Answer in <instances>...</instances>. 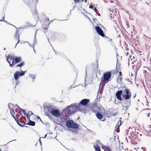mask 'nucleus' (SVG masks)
<instances>
[{"mask_svg":"<svg viewBox=\"0 0 151 151\" xmlns=\"http://www.w3.org/2000/svg\"><path fill=\"white\" fill-rule=\"evenodd\" d=\"M28 114H30V115H33L34 114H33L32 111H28Z\"/></svg>","mask_w":151,"mask_h":151,"instance_id":"obj_38","label":"nucleus"},{"mask_svg":"<svg viewBox=\"0 0 151 151\" xmlns=\"http://www.w3.org/2000/svg\"><path fill=\"white\" fill-rule=\"evenodd\" d=\"M96 9H97V8H94V10L95 11V12H96V14H97V12H96V10H97Z\"/></svg>","mask_w":151,"mask_h":151,"instance_id":"obj_45","label":"nucleus"},{"mask_svg":"<svg viewBox=\"0 0 151 151\" xmlns=\"http://www.w3.org/2000/svg\"><path fill=\"white\" fill-rule=\"evenodd\" d=\"M32 47H33V50H34V52H35V51L34 49V45H33V46Z\"/></svg>","mask_w":151,"mask_h":151,"instance_id":"obj_58","label":"nucleus"},{"mask_svg":"<svg viewBox=\"0 0 151 151\" xmlns=\"http://www.w3.org/2000/svg\"><path fill=\"white\" fill-rule=\"evenodd\" d=\"M126 96L124 99L125 103L124 104V106L126 107V109H128V108L130 105V100H127L129 99L131 95H125Z\"/></svg>","mask_w":151,"mask_h":151,"instance_id":"obj_4","label":"nucleus"},{"mask_svg":"<svg viewBox=\"0 0 151 151\" xmlns=\"http://www.w3.org/2000/svg\"><path fill=\"white\" fill-rule=\"evenodd\" d=\"M89 8L91 9H93V5H92L91 4L90 6H89Z\"/></svg>","mask_w":151,"mask_h":151,"instance_id":"obj_43","label":"nucleus"},{"mask_svg":"<svg viewBox=\"0 0 151 151\" xmlns=\"http://www.w3.org/2000/svg\"><path fill=\"white\" fill-rule=\"evenodd\" d=\"M37 30L36 31L35 35V36H34V41H33L34 45H35V43H36L37 42V40H36V34L37 32Z\"/></svg>","mask_w":151,"mask_h":151,"instance_id":"obj_22","label":"nucleus"},{"mask_svg":"<svg viewBox=\"0 0 151 151\" xmlns=\"http://www.w3.org/2000/svg\"><path fill=\"white\" fill-rule=\"evenodd\" d=\"M89 102V100L87 99H84L82 100L80 102V104H79L81 106L82 105L83 106H86L87 104ZM81 108L82 109L81 107Z\"/></svg>","mask_w":151,"mask_h":151,"instance_id":"obj_8","label":"nucleus"},{"mask_svg":"<svg viewBox=\"0 0 151 151\" xmlns=\"http://www.w3.org/2000/svg\"><path fill=\"white\" fill-rule=\"evenodd\" d=\"M6 60L9 64V66L10 64H11V62L10 61L12 60V62H13V61H14L15 59V58L14 55H9L7 56H6Z\"/></svg>","mask_w":151,"mask_h":151,"instance_id":"obj_7","label":"nucleus"},{"mask_svg":"<svg viewBox=\"0 0 151 151\" xmlns=\"http://www.w3.org/2000/svg\"><path fill=\"white\" fill-rule=\"evenodd\" d=\"M51 114L53 116L56 117H59L60 116V114L59 111L57 109H54L52 111Z\"/></svg>","mask_w":151,"mask_h":151,"instance_id":"obj_9","label":"nucleus"},{"mask_svg":"<svg viewBox=\"0 0 151 151\" xmlns=\"http://www.w3.org/2000/svg\"><path fill=\"white\" fill-rule=\"evenodd\" d=\"M19 111L20 112H22L23 113V114L26 113L25 111L23 110V109H22L21 108H20V110H19Z\"/></svg>","mask_w":151,"mask_h":151,"instance_id":"obj_31","label":"nucleus"},{"mask_svg":"<svg viewBox=\"0 0 151 151\" xmlns=\"http://www.w3.org/2000/svg\"><path fill=\"white\" fill-rule=\"evenodd\" d=\"M75 6H76V5H73V9L72 10H73L74 9Z\"/></svg>","mask_w":151,"mask_h":151,"instance_id":"obj_47","label":"nucleus"},{"mask_svg":"<svg viewBox=\"0 0 151 151\" xmlns=\"http://www.w3.org/2000/svg\"><path fill=\"white\" fill-rule=\"evenodd\" d=\"M129 137L130 139H132L134 137L133 136H132V135H130V136L129 135Z\"/></svg>","mask_w":151,"mask_h":151,"instance_id":"obj_37","label":"nucleus"},{"mask_svg":"<svg viewBox=\"0 0 151 151\" xmlns=\"http://www.w3.org/2000/svg\"><path fill=\"white\" fill-rule=\"evenodd\" d=\"M121 121H120V124H119V122L117 124V125H118V126H116L115 127V129H116V130H117V129L119 128V126L121 125Z\"/></svg>","mask_w":151,"mask_h":151,"instance_id":"obj_28","label":"nucleus"},{"mask_svg":"<svg viewBox=\"0 0 151 151\" xmlns=\"http://www.w3.org/2000/svg\"><path fill=\"white\" fill-rule=\"evenodd\" d=\"M20 76H21L20 75V72L18 71H16L14 74V79L16 81L19 79Z\"/></svg>","mask_w":151,"mask_h":151,"instance_id":"obj_10","label":"nucleus"},{"mask_svg":"<svg viewBox=\"0 0 151 151\" xmlns=\"http://www.w3.org/2000/svg\"><path fill=\"white\" fill-rule=\"evenodd\" d=\"M80 1H81V0H78V2H79V3H80V2H79Z\"/></svg>","mask_w":151,"mask_h":151,"instance_id":"obj_60","label":"nucleus"},{"mask_svg":"<svg viewBox=\"0 0 151 151\" xmlns=\"http://www.w3.org/2000/svg\"><path fill=\"white\" fill-rule=\"evenodd\" d=\"M82 1H83V2L84 1V0H81L80 2H81Z\"/></svg>","mask_w":151,"mask_h":151,"instance_id":"obj_61","label":"nucleus"},{"mask_svg":"<svg viewBox=\"0 0 151 151\" xmlns=\"http://www.w3.org/2000/svg\"><path fill=\"white\" fill-rule=\"evenodd\" d=\"M106 149L107 150V151H112L111 150V149L110 147H109V146H104Z\"/></svg>","mask_w":151,"mask_h":151,"instance_id":"obj_29","label":"nucleus"},{"mask_svg":"<svg viewBox=\"0 0 151 151\" xmlns=\"http://www.w3.org/2000/svg\"><path fill=\"white\" fill-rule=\"evenodd\" d=\"M18 29H17L16 30V32L15 35V38L16 39L18 40V41L17 42L16 44V45L15 47V48L16 47V46L17 45L19 42V33L18 32Z\"/></svg>","mask_w":151,"mask_h":151,"instance_id":"obj_13","label":"nucleus"},{"mask_svg":"<svg viewBox=\"0 0 151 151\" xmlns=\"http://www.w3.org/2000/svg\"><path fill=\"white\" fill-rule=\"evenodd\" d=\"M74 1L75 2L74 3H73L72 5H73L75 3H76L78 2V0H74Z\"/></svg>","mask_w":151,"mask_h":151,"instance_id":"obj_40","label":"nucleus"},{"mask_svg":"<svg viewBox=\"0 0 151 151\" xmlns=\"http://www.w3.org/2000/svg\"><path fill=\"white\" fill-rule=\"evenodd\" d=\"M72 10H72H72H70V14H71V11H72Z\"/></svg>","mask_w":151,"mask_h":151,"instance_id":"obj_62","label":"nucleus"},{"mask_svg":"<svg viewBox=\"0 0 151 151\" xmlns=\"http://www.w3.org/2000/svg\"><path fill=\"white\" fill-rule=\"evenodd\" d=\"M12 114L11 113L12 116L14 118V119L15 120L16 122L17 123L18 125L19 126H20L22 127H23L24 126V125L21 124H19V120L18 119H17H17H16V118H15V117H14V114H15V112L14 111V112H13V111L12 112Z\"/></svg>","mask_w":151,"mask_h":151,"instance_id":"obj_12","label":"nucleus"},{"mask_svg":"<svg viewBox=\"0 0 151 151\" xmlns=\"http://www.w3.org/2000/svg\"><path fill=\"white\" fill-rule=\"evenodd\" d=\"M124 91L126 94H131L130 93V91L129 89L125 88V90H123L124 92Z\"/></svg>","mask_w":151,"mask_h":151,"instance_id":"obj_19","label":"nucleus"},{"mask_svg":"<svg viewBox=\"0 0 151 151\" xmlns=\"http://www.w3.org/2000/svg\"><path fill=\"white\" fill-rule=\"evenodd\" d=\"M14 107H15L16 109H17V108H19V110H20V108H21L17 105H15L14 106Z\"/></svg>","mask_w":151,"mask_h":151,"instance_id":"obj_39","label":"nucleus"},{"mask_svg":"<svg viewBox=\"0 0 151 151\" xmlns=\"http://www.w3.org/2000/svg\"><path fill=\"white\" fill-rule=\"evenodd\" d=\"M45 20H46V21H47L48 22H49V18L48 17H47L45 19Z\"/></svg>","mask_w":151,"mask_h":151,"instance_id":"obj_44","label":"nucleus"},{"mask_svg":"<svg viewBox=\"0 0 151 151\" xmlns=\"http://www.w3.org/2000/svg\"><path fill=\"white\" fill-rule=\"evenodd\" d=\"M97 144L99 145H102V143L99 140H97Z\"/></svg>","mask_w":151,"mask_h":151,"instance_id":"obj_35","label":"nucleus"},{"mask_svg":"<svg viewBox=\"0 0 151 151\" xmlns=\"http://www.w3.org/2000/svg\"><path fill=\"white\" fill-rule=\"evenodd\" d=\"M97 118L100 120H101L103 118V115L100 113H97L96 114Z\"/></svg>","mask_w":151,"mask_h":151,"instance_id":"obj_17","label":"nucleus"},{"mask_svg":"<svg viewBox=\"0 0 151 151\" xmlns=\"http://www.w3.org/2000/svg\"><path fill=\"white\" fill-rule=\"evenodd\" d=\"M37 119H39L40 120H41V119H40V117L39 116H37Z\"/></svg>","mask_w":151,"mask_h":151,"instance_id":"obj_49","label":"nucleus"},{"mask_svg":"<svg viewBox=\"0 0 151 151\" xmlns=\"http://www.w3.org/2000/svg\"><path fill=\"white\" fill-rule=\"evenodd\" d=\"M35 9H36L35 8ZM32 14H35V15L37 14V11H36V10H34L33 12L32 11Z\"/></svg>","mask_w":151,"mask_h":151,"instance_id":"obj_34","label":"nucleus"},{"mask_svg":"<svg viewBox=\"0 0 151 151\" xmlns=\"http://www.w3.org/2000/svg\"><path fill=\"white\" fill-rule=\"evenodd\" d=\"M84 1L86 3H87V0H84Z\"/></svg>","mask_w":151,"mask_h":151,"instance_id":"obj_54","label":"nucleus"},{"mask_svg":"<svg viewBox=\"0 0 151 151\" xmlns=\"http://www.w3.org/2000/svg\"><path fill=\"white\" fill-rule=\"evenodd\" d=\"M123 91L122 90L118 91L116 92L115 94H122Z\"/></svg>","mask_w":151,"mask_h":151,"instance_id":"obj_23","label":"nucleus"},{"mask_svg":"<svg viewBox=\"0 0 151 151\" xmlns=\"http://www.w3.org/2000/svg\"><path fill=\"white\" fill-rule=\"evenodd\" d=\"M8 107L10 110V113L12 114V112H14V105L11 103H9L8 105Z\"/></svg>","mask_w":151,"mask_h":151,"instance_id":"obj_11","label":"nucleus"},{"mask_svg":"<svg viewBox=\"0 0 151 151\" xmlns=\"http://www.w3.org/2000/svg\"><path fill=\"white\" fill-rule=\"evenodd\" d=\"M96 20V18H94L93 19V20L94 21L95 20Z\"/></svg>","mask_w":151,"mask_h":151,"instance_id":"obj_64","label":"nucleus"},{"mask_svg":"<svg viewBox=\"0 0 151 151\" xmlns=\"http://www.w3.org/2000/svg\"><path fill=\"white\" fill-rule=\"evenodd\" d=\"M111 71L107 72L104 73L103 76L101 78V82L99 84V88L97 94L99 93L101 94L103 88L105 85V83H108L110 81L111 77Z\"/></svg>","mask_w":151,"mask_h":151,"instance_id":"obj_2","label":"nucleus"},{"mask_svg":"<svg viewBox=\"0 0 151 151\" xmlns=\"http://www.w3.org/2000/svg\"><path fill=\"white\" fill-rule=\"evenodd\" d=\"M66 125L68 128L77 129L79 127L78 125L74 123L73 120L68 121L66 122Z\"/></svg>","mask_w":151,"mask_h":151,"instance_id":"obj_3","label":"nucleus"},{"mask_svg":"<svg viewBox=\"0 0 151 151\" xmlns=\"http://www.w3.org/2000/svg\"><path fill=\"white\" fill-rule=\"evenodd\" d=\"M25 64V62L22 61L21 63L19 64H18L16 66V67H19L21 68Z\"/></svg>","mask_w":151,"mask_h":151,"instance_id":"obj_15","label":"nucleus"},{"mask_svg":"<svg viewBox=\"0 0 151 151\" xmlns=\"http://www.w3.org/2000/svg\"><path fill=\"white\" fill-rule=\"evenodd\" d=\"M99 99H98V98H96L95 99V102H98V101H99Z\"/></svg>","mask_w":151,"mask_h":151,"instance_id":"obj_42","label":"nucleus"},{"mask_svg":"<svg viewBox=\"0 0 151 151\" xmlns=\"http://www.w3.org/2000/svg\"><path fill=\"white\" fill-rule=\"evenodd\" d=\"M122 77H121L120 76H119V78H118L117 81L118 82H119V83L121 84L122 82Z\"/></svg>","mask_w":151,"mask_h":151,"instance_id":"obj_26","label":"nucleus"},{"mask_svg":"<svg viewBox=\"0 0 151 151\" xmlns=\"http://www.w3.org/2000/svg\"><path fill=\"white\" fill-rule=\"evenodd\" d=\"M24 115L26 116L27 117L28 119H29L30 117V115L28 113H26L24 114Z\"/></svg>","mask_w":151,"mask_h":151,"instance_id":"obj_27","label":"nucleus"},{"mask_svg":"<svg viewBox=\"0 0 151 151\" xmlns=\"http://www.w3.org/2000/svg\"><path fill=\"white\" fill-rule=\"evenodd\" d=\"M23 1L25 4L29 6L32 4L33 0H23Z\"/></svg>","mask_w":151,"mask_h":151,"instance_id":"obj_14","label":"nucleus"},{"mask_svg":"<svg viewBox=\"0 0 151 151\" xmlns=\"http://www.w3.org/2000/svg\"><path fill=\"white\" fill-rule=\"evenodd\" d=\"M85 111L84 109L81 108V106L79 104H77L74 103L66 107L63 111H65V114L67 116H70L72 114L75 113L78 111L83 112Z\"/></svg>","mask_w":151,"mask_h":151,"instance_id":"obj_1","label":"nucleus"},{"mask_svg":"<svg viewBox=\"0 0 151 151\" xmlns=\"http://www.w3.org/2000/svg\"><path fill=\"white\" fill-rule=\"evenodd\" d=\"M116 98L120 101H122L123 99L122 98L121 95H116Z\"/></svg>","mask_w":151,"mask_h":151,"instance_id":"obj_21","label":"nucleus"},{"mask_svg":"<svg viewBox=\"0 0 151 151\" xmlns=\"http://www.w3.org/2000/svg\"><path fill=\"white\" fill-rule=\"evenodd\" d=\"M52 47L53 48V51L55 52H56V51L53 48V47Z\"/></svg>","mask_w":151,"mask_h":151,"instance_id":"obj_53","label":"nucleus"},{"mask_svg":"<svg viewBox=\"0 0 151 151\" xmlns=\"http://www.w3.org/2000/svg\"><path fill=\"white\" fill-rule=\"evenodd\" d=\"M24 43H29V42H28L27 41V42H24Z\"/></svg>","mask_w":151,"mask_h":151,"instance_id":"obj_57","label":"nucleus"},{"mask_svg":"<svg viewBox=\"0 0 151 151\" xmlns=\"http://www.w3.org/2000/svg\"><path fill=\"white\" fill-rule=\"evenodd\" d=\"M129 55V52H127V53H126V55Z\"/></svg>","mask_w":151,"mask_h":151,"instance_id":"obj_50","label":"nucleus"},{"mask_svg":"<svg viewBox=\"0 0 151 151\" xmlns=\"http://www.w3.org/2000/svg\"><path fill=\"white\" fill-rule=\"evenodd\" d=\"M17 81V82H16V84L15 86H16L17 85L19 84V81Z\"/></svg>","mask_w":151,"mask_h":151,"instance_id":"obj_41","label":"nucleus"},{"mask_svg":"<svg viewBox=\"0 0 151 151\" xmlns=\"http://www.w3.org/2000/svg\"><path fill=\"white\" fill-rule=\"evenodd\" d=\"M94 147L96 151H101L100 149L99 146L96 147V146H94Z\"/></svg>","mask_w":151,"mask_h":151,"instance_id":"obj_24","label":"nucleus"},{"mask_svg":"<svg viewBox=\"0 0 151 151\" xmlns=\"http://www.w3.org/2000/svg\"><path fill=\"white\" fill-rule=\"evenodd\" d=\"M29 76L33 80V81H34L35 80L36 76L32 74H29Z\"/></svg>","mask_w":151,"mask_h":151,"instance_id":"obj_20","label":"nucleus"},{"mask_svg":"<svg viewBox=\"0 0 151 151\" xmlns=\"http://www.w3.org/2000/svg\"><path fill=\"white\" fill-rule=\"evenodd\" d=\"M114 103L116 104H118V103L116 102V100L114 101Z\"/></svg>","mask_w":151,"mask_h":151,"instance_id":"obj_52","label":"nucleus"},{"mask_svg":"<svg viewBox=\"0 0 151 151\" xmlns=\"http://www.w3.org/2000/svg\"><path fill=\"white\" fill-rule=\"evenodd\" d=\"M73 86V85H72L71 86V88H74L76 86Z\"/></svg>","mask_w":151,"mask_h":151,"instance_id":"obj_51","label":"nucleus"},{"mask_svg":"<svg viewBox=\"0 0 151 151\" xmlns=\"http://www.w3.org/2000/svg\"><path fill=\"white\" fill-rule=\"evenodd\" d=\"M137 60V59L135 58V57L133 56V59H131V60H132V63H133V62H136V61Z\"/></svg>","mask_w":151,"mask_h":151,"instance_id":"obj_30","label":"nucleus"},{"mask_svg":"<svg viewBox=\"0 0 151 151\" xmlns=\"http://www.w3.org/2000/svg\"><path fill=\"white\" fill-rule=\"evenodd\" d=\"M150 113H149L147 114V116L149 117L150 116Z\"/></svg>","mask_w":151,"mask_h":151,"instance_id":"obj_48","label":"nucleus"},{"mask_svg":"<svg viewBox=\"0 0 151 151\" xmlns=\"http://www.w3.org/2000/svg\"><path fill=\"white\" fill-rule=\"evenodd\" d=\"M3 119V120H6V119H5V118H3V119Z\"/></svg>","mask_w":151,"mask_h":151,"instance_id":"obj_59","label":"nucleus"},{"mask_svg":"<svg viewBox=\"0 0 151 151\" xmlns=\"http://www.w3.org/2000/svg\"><path fill=\"white\" fill-rule=\"evenodd\" d=\"M131 58V56L130 55L129 57V59H130Z\"/></svg>","mask_w":151,"mask_h":151,"instance_id":"obj_56","label":"nucleus"},{"mask_svg":"<svg viewBox=\"0 0 151 151\" xmlns=\"http://www.w3.org/2000/svg\"><path fill=\"white\" fill-rule=\"evenodd\" d=\"M95 30L96 31V32L100 36L103 37H104L105 35L103 31L99 26H96L95 27Z\"/></svg>","mask_w":151,"mask_h":151,"instance_id":"obj_6","label":"nucleus"},{"mask_svg":"<svg viewBox=\"0 0 151 151\" xmlns=\"http://www.w3.org/2000/svg\"><path fill=\"white\" fill-rule=\"evenodd\" d=\"M97 14L98 16H101V15H100V14H97Z\"/></svg>","mask_w":151,"mask_h":151,"instance_id":"obj_55","label":"nucleus"},{"mask_svg":"<svg viewBox=\"0 0 151 151\" xmlns=\"http://www.w3.org/2000/svg\"><path fill=\"white\" fill-rule=\"evenodd\" d=\"M136 132H134V131H132V132L130 134V135H132V136H133L134 134Z\"/></svg>","mask_w":151,"mask_h":151,"instance_id":"obj_36","label":"nucleus"},{"mask_svg":"<svg viewBox=\"0 0 151 151\" xmlns=\"http://www.w3.org/2000/svg\"><path fill=\"white\" fill-rule=\"evenodd\" d=\"M47 109L48 111L50 112L51 113H52V111L54 109L52 106H48L47 107Z\"/></svg>","mask_w":151,"mask_h":151,"instance_id":"obj_18","label":"nucleus"},{"mask_svg":"<svg viewBox=\"0 0 151 151\" xmlns=\"http://www.w3.org/2000/svg\"><path fill=\"white\" fill-rule=\"evenodd\" d=\"M5 19V15H4L2 17V19L0 20V21H4V22L7 23L8 22L4 20Z\"/></svg>","mask_w":151,"mask_h":151,"instance_id":"obj_33","label":"nucleus"},{"mask_svg":"<svg viewBox=\"0 0 151 151\" xmlns=\"http://www.w3.org/2000/svg\"><path fill=\"white\" fill-rule=\"evenodd\" d=\"M29 44V46L30 47H32V45L31 44H30L29 43H28Z\"/></svg>","mask_w":151,"mask_h":151,"instance_id":"obj_46","label":"nucleus"},{"mask_svg":"<svg viewBox=\"0 0 151 151\" xmlns=\"http://www.w3.org/2000/svg\"><path fill=\"white\" fill-rule=\"evenodd\" d=\"M119 72V70L117 69V66H116V69L114 71V73L117 74Z\"/></svg>","mask_w":151,"mask_h":151,"instance_id":"obj_32","label":"nucleus"},{"mask_svg":"<svg viewBox=\"0 0 151 151\" xmlns=\"http://www.w3.org/2000/svg\"><path fill=\"white\" fill-rule=\"evenodd\" d=\"M26 71H23L21 70V73L20 72V75L21 76H24L25 73L26 72Z\"/></svg>","mask_w":151,"mask_h":151,"instance_id":"obj_25","label":"nucleus"},{"mask_svg":"<svg viewBox=\"0 0 151 151\" xmlns=\"http://www.w3.org/2000/svg\"><path fill=\"white\" fill-rule=\"evenodd\" d=\"M22 60V58L21 57H15V59L14 61H13L11 64H10V67H13V66L15 65V64L18 63L20 62Z\"/></svg>","mask_w":151,"mask_h":151,"instance_id":"obj_5","label":"nucleus"},{"mask_svg":"<svg viewBox=\"0 0 151 151\" xmlns=\"http://www.w3.org/2000/svg\"><path fill=\"white\" fill-rule=\"evenodd\" d=\"M35 122L32 121L30 120H29L28 123L27 124H28L29 125L33 126H35Z\"/></svg>","mask_w":151,"mask_h":151,"instance_id":"obj_16","label":"nucleus"},{"mask_svg":"<svg viewBox=\"0 0 151 151\" xmlns=\"http://www.w3.org/2000/svg\"><path fill=\"white\" fill-rule=\"evenodd\" d=\"M112 40L111 39H110L109 40V41L110 42H111V41H112Z\"/></svg>","mask_w":151,"mask_h":151,"instance_id":"obj_63","label":"nucleus"}]
</instances>
